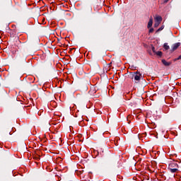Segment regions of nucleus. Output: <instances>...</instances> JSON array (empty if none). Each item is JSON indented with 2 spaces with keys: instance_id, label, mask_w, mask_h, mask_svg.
I'll return each instance as SVG.
<instances>
[{
  "instance_id": "18",
  "label": "nucleus",
  "mask_w": 181,
  "mask_h": 181,
  "mask_svg": "<svg viewBox=\"0 0 181 181\" xmlns=\"http://www.w3.org/2000/svg\"><path fill=\"white\" fill-rule=\"evenodd\" d=\"M6 30H11V28H9L8 25H6Z\"/></svg>"
},
{
  "instance_id": "9",
  "label": "nucleus",
  "mask_w": 181,
  "mask_h": 181,
  "mask_svg": "<svg viewBox=\"0 0 181 181\" xmlns=\"http://www.w3.org/2000/svg\"><path fill=\"white\" fill-rule=\"evenodd\" d=\"M163 29H165V25L160 26V27L156 30V33H158V32H160L161 30H163Z\"/></svg>"
},
{
  "instance_id": "2",
  "label": "nucleus",
  "mask_w": 181,
  "mask_h": 181,
  "mask_svg": "<svg viewBox=\"0 0 181 181\" xmlns=\"http://www.w3.org/2000/svg\"><path fill=\"white\" fill-rule=\"evenodd\" d=\"M179 168V165H177V163H171L169 164L168 165V169H175Z\"/></svg>"
},
{
  "instance_id": "22",
  "label": "nucleus",
  "mask_w": 181,
  "mask_h": 181,
  "mask_svg": "<svg viewBox=\"0 0 181 181\" xmlns=\"http://www.w3.org/2000/svg\"><path fill=\"white\" fill-rule=\"evenodd\" d=\"M85 90H87V86H85Z\"/></svg>"
},
{
  "instance_id": "11",
  "label": "nucleus",
  "mask_w": 181,
  "mask_h": 181,
  "mask_svg": "<svg viewBox=\"0 0 181 181\" xmlns=\"http://www.w3.org/2000/svg\"><path fill=\"white\" fill-rule=\"evenodd\" d=\"M156 54L157 56H159V57H162L163 53H162L161 51H158V52H156Z\"/></svg>"
},
{
  "instance_id": "3",
  "label": "nucleus",
  "mask_w": 181,
  "mask_h": 181,
  "mask_svg": "<svg viewBox=\"0 0 181 181\" xmlns=\"http://www.w3.org/2000/svg\"><path fill=\"white\" fill-rule=\"evenodd\" d=\"M180 46V42H177L172 46L171 52H175Z\"/></svg>"
},
{
  "instance_id": "17",
  "label": "nucleus",
  "mask_w": 181,
  "mask_h": 181,
  "mask_svg": "<svg viewBox=\"0 0 181 181\" xmlns=\"http://www.w3.org/2000/svg\"><path fill=\"white\" fill-rule=\"evenodd\" d=\"M35 158L37 160H40V156H35Z\"/></svg>"
},
{
  "instance_id": "10",
  "label": "nucleus",
  "mask_w": 181,
  "mask_h": 181,
  "mask_svg": "<svg viewBox=\"0 0 181 181\" xmlns=\"http://www.w3.org/2000/svg\"><path fill=\"white\" fill-rule=\"evenodd\" d=\"M163 47H164L165 50H169V49H170V47H169V45H168V43H165Z\"/></svg>"
},
{
  "instance_id": "16",
  "label": "nucleus",
  "mask_w": 181,
  "mask_h": 181,
  "mask_svg": "<svg viewBox=\"0 0 181 181\" xmlns=\"http://www.w3.org/2000/svg\"><path fill=\"white\" fill-rule=\"evenodd\" d=\"M153 28H150L148 33H153Z\"/></svg>"
},
{
  "instance_id": "7",
  "label": "nucleus",
  "mask_w": 181,
  "mask_h": 181,
  "mask_svg": "<svg viewBox=\"0 0 181 181\" xmlns=\"http://www.w3.org/2000/svg\"><path fill=\"white\" fill-rule=\"evenodd\" d=\"M168 170H170V172L171 173H176V172H177V170H179L178 168H168Z\"/></svg>"
},
{
  "instance_id": "21",
  "label": "nucleus",
  "mask_w": 181,
  "mask_h": 181,
  "mask_svg": "<svg viewBox=\"0 0 181 181\" xmlns=\"http://www.w3.org/2000/svg\"><path fill=\"white\" fill-rule=\"evenodd\" d=\"M165 4L169 2V0H165Z\"/></svg>"
},
{
  "instance_id": "13",
  "label": "nucleus",
  "mask_w": 181,
  "mask_h": 181,
  "mask_svg": "<svg viewBox=\"0 0 181 181\" xmlns=\"http://www.w3.org/2000/svg\"><path fill=\"white\" fill-rule=\"evenodd\" d=\"M151 50H152V52H153V53H156V51L155 50V47H153V45H151Z\"/></svg>"
},
{
  "instance_id": "6",
  "label": "nucleus",
  "mask_w": 181,
  "mask_h": 181,
  "mask_svg": "<svg viewBox=\"0 0 181 181\" xmlns=\"http://www.w3.org/2000/svg\"><path fill=\"white\" fill-rule=\"evenodd\" d=\"M130 75H133V76H142V74H141V72H139V71H136V72L130 73Z\"/></svg>"
},
{
  "instance_id": "20",
  "label": "nucleus",
  "mask_w": 181,
  "mask_h": 181,
  "mask_svg": "<svg viewBox=\"0 0 181 181\" xmlns=\"http://www.w3.org/2000/svg\"><path fill=\"white\" fill-rule=\"evenodd\" d=\"M148 53H149V54H151V56H152V51L148 50Z\"/></svg>"
},
{
  "instance_id": "23",
  "label": "nucleus",
  "mask_w": 181,
  "mask_h": 181,
  "mask_svg": "<svg viewBox=\"0 0 181 181\" xmlns=\"http://www.w3.org/2000/svg\"><path fill=\"white\" fill-rule=\"evenodd\" d=\"M98 152H100V149L98 150Z\"/></svg>"
},
{
  "instance_id": "19",
  "label": "nucleus",
  "mask_w": 181,
  "mask_h": 181,
  "mask_svg": "<svg viewBox=\"0 0 181 181\" xmlns=\"http://www.w3.org/2000/svg\"><path fill=\"white\" fill-rule=\"evenodd\" d=\"M88 9H89V11L91 12V11H93V7L89 6V7H88Z\"/></svg>"
},
{
  "instance_id": "1",
  "label": "nucleus",
  "mask_w": 181,
  "mask_h": 181,
  "mask_svg": "<svg viewBox=\"0 0 181 181\" xmlns=\"http://www.w3.org/2000/svg\"><path fill=\"white\" fill-rule=\"evenodd\" d=\"M141 77L142 75H130V78H132V80L134 79L135 83H139Z\"/></svg>"
},
{
  "instance_id": "4",
  "label": "nucleus",
  "mask_w": 181,
  "mask_h": 181,
  "mask_svg": "<svg viewBox=\"0 0 181 181\" xmlns=\"http://www.w3.org/2000/svg\"><path fill=\"white\" fill-rule=\"evenodd\" d=\"M153 23V18L152 17L150 18L149 21L147 25L148 29H150V28H152V25Z\"/></svg>"
},
{
  "instance_id": "5",
  "label": "nucleus",
  "mask_w": 181,
  "mask_h": 181,
  "mask_svg": "<svg viewBox=\"0 0 181 181\" xmlns=\"http://www.w3.org/2000/svg\"><path fill=\"white\" fill-rule=\"evenodd\" d=\"M161 62L163 63V65L165 66V67H168V66H170V64H172V62H168L165 59H162Z\"/></svg>"
},
{
  "instance_id": "8",
  "label": "nucleus",
  "mask_w": 181,
  "mask_h": 181,
  "mask_svg": "<svg viewBox=\"0 0 181 181\" xmlns=\"http://www.w3.org/2000/svg\"><path fill=\"white\" fill-rule=\"evenodd\" d=\"M156 22L160 23L162 22V17L160 16H157L156 18Z\"/></svg>"
},
{
  "instance_id": "15",
  "label": "nucleus",
  "mask_w": 181,
  "mask_h": 181,
  "mask_svg": "<svg viewBox=\"0 0 181 181\" xmlns=\"http://www.w3.org/2000/svg\"><path fill=\"white\" fill-rule=\"evenodd\" d=\"M180 59H181V54L177 58H175L174 59V62H177V60H180Z\"/></svg>"
},
{
  "instance_id": "12",
  "label": "nucleus",
  "mask_w": 181,
  "mask_h": 181,
  "mask_svg": "<svg viewBox=\"0 0 181 181\" xmlns=\"http://www.w3.org/2000/svg\"><path fill=\"white\" fill-rule=\"evenodd\" d=\"M159 25H160V23L156 21V23L154 24V28H158V26H159Z\"/></svg>"
},
{
  "instance_id": "14",
  "label": "nucleus",
  "mask_w": 181,
  "mask_h": 181,
  "mask_svg": "<svg viewBox=\"0 0 181 181\" xmlns=\"http://www.w3.org/2000/svg\"><path fill=\"white\" fill-rule=\"evenodd\" d=\"M129 67L132 69V70H136V66H134V65H131Z\"/></svg>"
}]
</instances>
